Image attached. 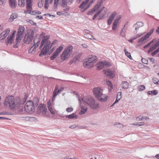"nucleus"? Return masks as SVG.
Returning <instances> with one entry per match:
<instances>
[{"label": "nucleus", "mask_w": 159, "mask_h": 159, "mask_svg": "<svg viewBox=\"0 0 159 159\" xmlns=\"http://www.w3.org/2000/svg\"><path fill=\"white\" fill-rule=\"evenodd\" d=\"M25 30V28L24 27L21 26H20L18 30V33L17 35L21 36V35L23 34Z\"/></svg>", "instance_id": "17"}, {"label": "nucleus", "mask_w": 159, "mask_h": 159, "mask_svg": "<svg viewBox=\"0 0 159 159\" xmlns=\"http://www.w3.org/2000/svg\"><path fill=\"white\" fill-rule=\"evenodd\" d=\"M99 7H100L97 4L93 9L96 11L99 8Z\"/></svg>", "instance_id": "63"}, {"label": "nucleus", "mask_w": 159, "mask_h": 159, "mask_svg": "<svg viewBox=\"0 0 159 159\" xmlns=\"http://www.w3.org/2000/svg\"><path fill=\"white\" fill-rule=\"evenodd\" d=\"M107 95L102 93L97 98L99 101L106 102L107 99Z\"/></svg>", "instance_id": "15"}, {"label": "nucleus", "mask_w": 159, "mask_h": 159, "mask_svg": "<svg viewBox=\"0 0 159 159\" xmlns=\"http://www.w3.org/2000/svg\"><path fill=\"white\" fill-rule=\"evenodd\" d=\"M21 1V7H23L25 6V0H20Z\"/></svg>", "instance_id": "60"}, {"label": "nucleus", "mask_w": 159, "mask_h": 159, "mask_svg": "<svg viewBox=\"0 0 159 159\" xmlns=\"http://www.w3.org/2000/svg\"><path fill=\"white\" fill-rule=\"evenodd\" d=\"M144 119L147 120V119H148V118L147 117H146L145 118H143V117H142L141 116H138L136 118L137 120H139V121L143 120Z\"/></svg>", "instance_id": "38"}, {"label": "nucleus", "mask_w": 159, "mask_h": 159, "mask_svg": "<svg viewBox=\"0 0 159 159\" xmlns=\"http://www.w3.org/2000/svg\"><path fill=\"white\" fill-rule=\"evenodd\" d=\"M83 102L89 105L90 108L93 109L99 107V104L95 102L94 100L91 97H84L82 98Z\"/></svg>", "instance_id": "2"}, {"label": "nucleus", "mask_w": 159, "mask_h": 159, "mask_svg": "<svg viewBox=\"0 0 159 159\" xmlns=\"http://www.w3.org/2000/svg\"><path fill=\"white\" fill-rule=\"evenodd\" d=\"M125 54L129 59L130 60L132 59V57L131 56L130 53L129 52L126 51V49H125Z\"/></svg>", "instance_id": "37"}, {"label": "nucleus", "mask_w": 159, "mask_h": 159, "mask_svg": "<svg viewBox=\"0 0 159 159\" xmlns=\"http://www.w3.org/2000/svg\"><path fill=\"white\" fill-rule=\"evenodd\" d=\"M32 0H26V6L27 11H29L32 10Z\"/></svg>", "instance_id": "16"}, {"label": "nucleus", "mask_w": 159, "mask_h": 159, "mask_svg": "<svg viewBox=\"0 0 159 159\" xmlns=\"http://www.w3.org/2000/svg\"><path fill=\"white\" fill-rule=\"evenodd\" d=\"M59 54L58 52H55L50 57L51 60H54L55 58H56L57 56Z\"/></svg>", "instance_id": "32"}, {"label": "nucleus", "mask_w": 159, "mask_h": 159, "mask_svg": "<svg viewBox=\"0 0 159 159\" xmlns=\"http://www.w3.org/2000/svg\"><path fill=\"white\" fill-rule=\"evenodd\" d=\"M138 89L139 91H142L145 89V86L144 85L139 86Z\"/></svg>", "instance_id": "41"}, {"label": "nucleus", "mask_w": 159, "mask_h": 159, "mask_svg": "<svg viewBox=\"0 0 159 159\" xmlns=\"http://www.w3.org/2000/svg\"><path fill=\"white\" fill-rule=\"evenodd\" d=\"M154 28H153L151 29L148 32H147V33L145 34V36L147 38H148L153 33L154 31Z\"/></svg>", "instance_id": "29"}, {"label": "nucleus", "mask_w": 159, "mask_h": 159, "mask_svg": "<svg viewBox=\"0 0 159 159\" xmlns=\"http://www.w3.org/2000/svg\"><path fill=\"white\" fill-rule=\"evenodd\" d=\"M9 2L10 6L12 8H15L16 7L15 0H9Z\"/></svg>", "instance_id": "25"}, {"label": "nucleus", "mask_w": 159, "mask_h": 159, "mask_svg": "<svg viewBox=\"0 0 159 159\" xmlns=\"http://www.w3.org/2000/svg\"><path fill=\"white\" fill-rule=\"evenodd\" d=\"M47 111L46 106L44 104H40L38 108V112L40 114L44 115Z\"/></svg>", "instance_id": "10"}, {"label": "nucleus", "mask_w": 159, "mask_h": 159, "mask_svg": "<svg viewBox=\"0 0 159 159\" xmlns=\"http://www.w3.org/2000/svg\"><path fill=\"white\" fill-rule=\"evenodd\" d=\"M94 0H92L90 1L88 3H85L81 7H80V5L79 6V8H81V12H83L86 11L88 8L90 7L92 3L94 2Z\"/></svg>", "instance_id": "12"}, {"label": "nucleus", "mask_w": 159, "mask_h": 159, "mask_svg": "<svg viewBox=\"0 0 159 159\" xmlns=\"http://www.w3.org/2000/svg\"><path fill=\"white\" fill-rule=\"evenodd\" d=\"M67 0H62L61 6L63 7H66L67 5Z\"/></svg>", "instance_id": "36"}, {"label": "nucleus", "mask_w": 159, "mask_h": 159, "mask_svg": "<svg viewBox=\"0 0 159 159\" xmlns=\"http://www.w3.org/2000/svg\"><path fill=\"white\" fill-rule=\"evenodd\" d=\"M121 92H119L118 93L117 96V98L118 99H120L121 98Z\"/></svg>", "instance_id": "59"}, {"label": "nucleus", "mask_w": 159, "mask_h": 159, "mask_svg": "<svg viewBox=\"0 0 159 159\" xmlns=\"http://www.w3.org/2000/svg\"><path fill=\"white\" fill-rule=\"evenodd\" d=\"M73 47L70 45L65 48L61 56V60H66L69 58L72 54Z\"/></svg>", "instance_id": "4"}, {"label": "nucleus", "mask_w": 159, "mask_h": 159, "mask_svg": "<svg viewBox=\"0 0 159 159\" xmlns=\"http://www.w3.org/2000/svg\"><path fill=\"white\" fill-rule=\"evenodd\" d=\"M48 1L49 0H45V4L44 7L46 9H48Z\"/></svg>", "instance_id": "47"}, {"label": "nucleus", "mask_w": 159, "mask_h": 159, "mask_svg": "<svg viewBox=\"0 0 159 159\" xmlns=\"http://www.w3.org/2000/svg\"><path fill=\"white\" fill-rule=\"evenodd\" d=\"M148 93L149 95L154 94L156 95L158 93V91L157 90H154L152 91H148Z\"/></svg>", "instance_id": "33"}, {"label": "nucleus", "mask_w": 159, "mask_h": 159, "mask_svg": "<svg viewBox=\"0 0 159 159\" xmlns=\"http://www.w3.org/2000/svg\"><path fill=\"white\" fill-rule=\"evenodd\" d=\"M57 41L56 40H54V41L52 42V43H51V42H50V41H47V42H49L50 43V44L52 45V46L54 44H56L57 42Z\"/></svg>", "instance_id": "58"}, {"label": "nucleus", "mask_w": 159, "mask_h": 159, "mask_svg": "<svg viewBox=\"0 0 159 159\" xmlns=\"http://www.w3.org/2000/svg\"><path fill=\"white\" fill-rule=\"evenodd\" d=\"M106 83L107 85L110 87L109 89L110 91H111L113 89V85L111 81L107 80L106 81Z\"/></svg>", "instance_id": "31"}, {"label": "nucleus", "mask_w": 159, "mask_h": 159, "mask_svg": "<svg viewBox=\"0 0 159 159\" xmlns=\"http://www.w3.org/2000/svg\"><path fill=\"white\" fill-rule=\"evenodd\" d=\"M48 110H51L52 108V106L50 101L48 102Z\"/></svg>", "instance_id": "46"}, {"label": "nucleus", "mask_w": 159, "mask_h": 159, "mask_svg": "<svg viewBox=\"0 0 159 159\" xmlns=\"http://www.w3.org/2000/svg\"><path fill=\"white\" fill-rule=\"evenodd\" d=\"M87 108L86 107L82 106L81 107V109L79 113L80 114L82 115L85 113L87 111Z\"/></svg>", "instance_id": "21"}, {"label": "nucleus", "mask_w": 159, "mask_h": 159, "mask_svg": "<svg viewBox=\"0 0 159 159\" xmlns=\"http://www.w3.org/2000/svg\"><path fill=\"white\" fill-rule=\"evenodd\" d=\"M111 64L109 62L99 61L96 64V66L98 70L102 69L104 67H109L111 66Z\"/></svg>", "instance_id": "8"}, {"label": "nucleus", "mask_w": 159, "mask_h": 159, "mask_svg": "<svg viewBox=\"0 0 159 159\" xmlns=\"http://www.w3.org/2000/svg\"><path fill=\"white\" fill-rule=\"evenodd\" d=\"M107 9L103 7L100 10L98 11L94 15L93 17V19L94 20L99 15L97 19L98 20H100L104 18L105 16L106 15Z\"/></svg>", "instance_id": "5"}, {"label": "nucleus", "mask_w": 159, "mask_h": 159, "mask_svg": "<svg viewBox=\"0 0 159 159\" xmlns=\"http://www.w3.org/2000/svg\"><path fill=\"white\" fill-rule=\"evenodd\" d=\"M155 40H153L150 42L149 43H148L145 45L143 47V48L144 49H145L146 48H147L148 47L150 44H151L153 42H154V41Z\"/></svg>", "instance_id": "49"}, {"label": "nucleus", "mask_w": 159, "mask_h": 159, "mask_svg": "<svg viewBox=\"0 0 159 159\" xmlns=\"http://www.w3.org/2000/svg\"><path fill=\"white\" fill-rule=\"evenodd\" d=\"M14 33H13L12 34L11 36L10 37H9V36L7 38V43H10L11 44H12L13 43V37Z\"/></svg>", "instance_id": "19"}, {"label": "nucleus", "mask_w": 159, "mask_h": 159, "mask_svg": "<svg viewBox=\"0 0 159 159\" xmlns=\"http://www.w3.org/2000/svg\"><path fill=\"white\" fill-rule=\"evenodd\" d=\"M129 86V83L126 81L123 82L121 84V87L124 89H127L128 88Z\"/></svg>", "instance_id": "24"}, {"label": "nucleus", "mask_w": 159, "mask_h": 159, "mask_svg": "<svg viewBox=\"0 0 159 159\" xmlns=\"http://www.w3.org/2000/svg\"><path fill=\"white\" fill-rule=\"evenodd\" d=\"M97 56L94 55H90L87 57L86 60H97Z\"/></svg>", "instance_id": "30"}, {"label": "nucleus", "mask_w": 159, "mask_h": 159, "mask_svg": "<svg viewBox=\"0 0 159 159\" xmlns=\"http://www.w3.org/2000/svg\"><path fill=\"white\" fill-rule=\"evenodd\" d=\"M82 55V53H80L76 55L75 57V60H79V58L81 57Z\"/></svg>", "instance_id": "43"}, {"label": "nucleus", "mask_w": 159, "mask_h": 159, "mask_svg": "<svg viewBox=\"0 0 159 159\" xmlns=\"http://www.w3.org/2000/svg\"><path fill=\"white\" fill-rule=\"evenodd\" d=\"M10 30L9 28H8L5 30L3 32L4 33L7 34H8L10 33Z\"/></svg>", "instance_id": "53"}, {"label": "nucleus", "mask_w": 159, "mask_h": 159, "mask_svg": "<svg viewBox=\"0 0 159 159\" xmlns=\"http://www.w3.org/2000/svg\"><path fill=\"white\" fill-rule=\"evenodd\" d=\"M156 48V47H155L153 45L150 48L148 51V52L149 53L150 52H152Z\"/></svg>", "instance_id": "48"}, {"label": "nucleus", "mask_w": 159, "mask_h": 159, "mask_svg": "<svg viewBox=\"0 0 159 159\" xmlns=\"http://www.w3.org/2000/svg\"><path fill=\"white\" fill-rule=\"evenodd\" d=\"M66 117L67 118H68L69 119H76L77 118V116L75 113H72L71 115H67L66 116Z\"/></svg>", "instance_id": "23"}, {"label": "nucleus", "mask_w": 159, "mask_h": 159, "mask_svg": "<svg viewBox=\"0 0 159 159\" xmlns=\"http://www.w3.org/2000/svg\"><path fill=\"white\" fill-rule=\"evenodd\" d=\"M144 25V23L141 21L138 22L134 24L133 26V27L135 28V30L133 31L134 33V34H137L139 28L143 27Z\"/></svg>", "instance_id": "14"}, {"label": "nucleus", "mask_w": 159, "mask_h": 159, "mask_svg": "<svg viewBox=\"0 0 159 159\" xmlns=\"http://www.w3.org/2000/svg\"><path fill=\"white\" fill-rule=\"evenodd\" d=\"M103 2L101 0H98V1L97 5H98L99 7H100L101 5L102 4Z\"/></svg>", "instance_id": "57"}, {"label": "nucleus", "mask_w": 159, "mask_h": 159, "mask_svg": "<svg viewBox=\"0 0 159 159\" xmlns=\"http://www.w3.org/2000/svg\"><path fill=\"white\" fill-rule=\"evenodd\" d=\"M95 11L93 9H91L90 11H89L87 13L88 15H91L94 13Z\"/></svg>", "instance_id": "50"}, {"label": "nucleus", "mask_w": 159, "mask_h": 159, "mask_svg": "<svg viewBox=\"0 0 159 159\" xmlns=\"http://www.w3.org/2000/svg\"><path fill=\"white\" fill-rule=\"evenodd\" d=\"M126 24H125L124 25V28L121 30L120 31V34L121 36L123 37H124L125 36V32L126 31L127 27L126 26Z\"/></svg>", "instance_id": "18"}, {"label": "nucleus", "mask_w": 159, "mask_h": 159, "mask_svg": "<svg viewBox=\"0 0 159 159\" xmlns=\"http://www.w3.org/2000/svg\"><path fill=\"white\" fill-rule=\"evenodd\" d=\"M86 35L87 36V38H88V39H92V38H93V36L91 34H90L89 33H88L87 34H86Z\"/></svg>", "instance_id": "56"}, {"label": "nucleus", "mask_w": 159, "mask_h": 159, "mask_svg": "<svg viewBox=\"0 0 159 159\" xmlns=\"http://www.w3.org/2000/svg\"><path fill=\"white\" fill-rule=\"evenodd\" d=\"M158 52L156 50L154 51L153 52H152L151 53V55L152 56H154Z\"/></svg>", "instance_id": "64"}, {"label": "nucleus", "mask_w": 159, "mask_h": 159, "mask_svg": "<svg viewBox=\"0 0 159 159\" xmlns=\"http://www.w3.org/2000/svg\"><path fill=\"white\" fill-rule=\"evenodd\" d=\"M103 90V89L100 87H95L93 89V93L97 98L102 93Z\"/></svg>", "instance_id": "11"}, {"label": "nucleus", "mask_w": 159, "mask_h": 159, "mask_svg": "<svg viewBox=\"0 0 159 159\" xmlns=\"http://www.w3.org/2000/svg\"><path fill=\"white\" fill-rule=\"evenodd\" d=\"M116 14V11H114L112 13L109 17L111 18L113 20Z\"/></svg>", "instance_id": "40"}, {"label": "nucleus", "mask_w": 159, "mask_h": 159, "mask_svg": "<svg viewBox=\"0 0 159 159\" xmlns=\"http://www.w3.org/2000/svg\"><path fill=\"white\" fill-rule=\"evenodd\" d=\"M63 45H61L58 48H57L56 50L55 51L56 52H58L59 54L63 49Z\"/></svg>", "instance_id": "35"}, {"label": "nucleus", "mask_w": 159, "mask_h": 159, "mask_svg": "<svg viewBox=\"0 0 159 159\" xmlns=\"http://www.w3.org/2000/svg\"><path fill=\"white\" fill-rule=\"evenodd\" d=\"M95 63V60H87L83 63V65L84 67L89 68L93 67Z\"/></svg>", "instance_id": "13"}, {"label": "nucleus", "mask_w": 159, "mask_h": 159, "mask_svg": "<svg viewBox=\"0 0 159 159\" xmlns=\"http://www.w3.org/2000/svg\"><path fill=\"white\" fill-rule=\"evenodd\" d=\"M28 97L27 94H25L24 98L22 100L19 97L15 98L12 96H8L5 98L4 104L6 107L14 109L18 107L20 105L23 104L26 102Z\"/></svg>", "instance_id": "1"}, {"label": "nucleus", "mask_w": 159, "mask_h": 159, "mask_svg": "<svg viewBox=\"0 0 159 159\" xmlns=\"http://www.w3.org/2000/svg\"><path fill=\"white\" fill-rule=\"evenodd\" d=\"M22 120H25L26 121H29L30 120V119L31 118V117H29V116H26V117H22Z\"/></svg>", "instance_id": "42"}, {"label": "nucleus", "mask_w": 159, "mask_h": 159, "mask_svg": "<svg viewBox=\"0 0 159 159\" xmlns=\"http://www.w3.org/2000/svg\"><path fill=\"white\" fill-rule=\"evenodd\" d=\"M73 109L72 107H68L66 109V111L68 112H70L73 111Z\"/></svg>", "instance_id": "54"}, {"label": "nucleus", "mask_w": 159, "mask_h": 159, "mask_svg": "<svg viewBox=\"0 0 159 159\" xmlns=\"http://www.w3.org/2000/svg\"><path fill=\"white\" fill-rule=\"evenodd\" d=\"M29 13L33 15H36V14H40L41 13V12L38 11H31V10L29 11Z\"/></svg>", "instance_id": "28"}, {"label": "nucleus", "mask_w": 159, "mask_h": 159, "mask_svg": "<svg viewBox=\"0 0 159 159\" xmlns=\"http://www.w3.org/2000/svg\"><path fill=\"white\" fill-rule=\"evenodd\" d=\"M48 110L52 114H55V111L54 110V109L52 108H51V109Z\"/></svg>", "instance_id": "62"}, {"label": "nucleus", "mask_w": 159, "mask_h": 159, "mask_svg": "<svg viewBox=\"0 0 159 159\" xmlns=\"http://www.w3.org/2000/svg\"><path fill=\"white\" fill-rule=\"evenodd\" d=\"M113 20L111 18L109 17L107 20L108 24V25H110L111 24Z\"/></svg>", "instance_id": "55"}, {"label": "nucleus", "mask_w": 159, "mask_h": 159, "mask_svg": "<svg viewBox=\"0 0 159 159\" xmlns=\"http://www.w3.org/2000/svg\"><path fill=\"white\" fill-rule=\"evenodd\" d=\"M34 45L37 47L39 46L40 42V39L39 38H35L34 40Z\"/></svg>", "instance_id": "22"}, {"label": "nucleus", "mask_w": 159, "mask_h": 159, "mask_svg": "<svg viewBox=\"0 0 159 159\" xmlns=\"http://www.w3.org/2000/svg\"><path fill=\"white\" fill-rule=\"evenodd\" d=\"M33 101L36 102V103H34V102L32 101H27L26 103L25 106V111L28 113L31 112H33L35 110L34 103L35 104H37L39 102V100L38 98L35 97L33 99Z\"/></svg>", "instance_id": "3"}, {"label": "nucleus", "mask_w": 159, "mask_h": 159, "mask_svg": "<svg viewBox=\"0 0 159 159\" xmlns=\"http://www.w3.org/2000/svg\"><path fill=\"white\" fill-rule=\"evenodd\" d=\"M102 72L104 75L110 78H113L115 76V72L110 69L103 70Z\"/></svg>", "instance_id": "9"}, {"label": "nucleus", "mask_w": 159, "mask_h": 159, "mask_svg": "<svg viewBox=\"0 0 159 159\" xmlns=\"http://www.w3.org/2000/svg\"><path fill=\"white\" fill-rule=\"evenodd\" d=\"M34 34V31L33 30L30 33L25 34L24 39V43L26 44L30 43L33 39Z\"/></svg>", "instance_id": "6"}, {"label": "nucleus", "mask_w": 159, "mask_h": 159, "mask_svg": "<svg viewBox=\"0 0 159 159\" xmlns=\"http://www.w3.org/2000/svg\"><path fill=\"white\" fill-rule=\"evenodd\" d=\"M121 18V15H119L118 16H117L116 19L114 20V21H116V22H117L118 23L119 21V20Z\"/></svg>", "instance_id": "51"}, {"label": "nucleus", "mask_w": 159, "mask_h": 159, "mask_svg": "<svg viewBox=\"0 0 159 159\" xmlns=\"http://www.w3.org/2000/svg\"><path fill=\"white\" fill-rule=\"evenodd\" d=\"M21 37V36H20L17 35L16 38V42L19 43L21 41L20 38Z\"/></svg>", "instance_id": "44"}, {"label": "nucleus", "mask_w": 159, "mask_h": 159, "mask_svg": "<svg viewBox=\"0 0 159 159\" xmlns=\"http://www.w3.org/2000/svg\"><path fill=\"white\" fill-rule=\"evenodd\" d=\"M52 47V45L50 44L49 42H47L41 50V52L39 54L40 57L45 55L48 52L49 49Z\"/></svg>", "instance_id": "7"}, {"label": "nucleus", "mask_w": 159, "mask_h": 159, "mask_svg": "<svg viewBox=\"0 0 159 159\" xmlns=\"http://www.w3.org/2000/svg\"><path fill=\"white\" fill-rule=\"evenodd\" d=\"M18 17V15L16 13H12L10 16V20L11 21H13L15 19Z\"/></svg>", "instance_id": "26"}, {"label": "nucleus", "mask_w": 159, "mask_h": 159, "mask_svg": "<svg viewBox=\"0 0 159 159\" xmlns=\"http://www.w3.org/2000/svg\"><path fill=\"white\" fill-rule=\"evenodd\" d=\"M118 23L116 21H114L112 26V30H116Z\"/></svg>", "instance_id": "39"}, {"label": "nucleus", "mask_w": 159, "mask_h": 159, "mask_svg": "<svg viewBox=\"0 0 159 159\" xmlns=\"http://www.w3.org/2000/svg\"><path fill=\"white\" fill-rule=\"evenodd\" d=\"M28 20V22L31 24L34 25H36V23H34L33 21L30 20Z\"/></svg>", "instance_id": "61"}, {"label": "nucleus", "mask_w": 159, "mask_h": 159, "mask_svg": "<svg viewBox=\"0 0 159 159\" xmlns=\"http://www.w3.org/2000/svg\"><path fill=\"white\" fill-rule=\"evenodd\" d=\"M59 0H54V8H57Z\"/></svg>", "instance_id": "45"}, {"label": "nucleus", "mask_w": 159, "mask_h": 159, "mask_svg": "<svg viewBox=\"0 0 159 159\" xmlns=\"http://www.w3.org/2000/svg\"><path fill=\"white\" fill-rule=\"evenodd\" d=\"M148 38L146 37L145 35L142 37L140 39L137 41L138 43H141L143 42V41L145 40L146 39Z\"/></svg>", "instance_id": "34"}, {"label": "nucleus", "mask_w": 159, "mask_h": 159, "mask_svg": "<svg viewBox=\"0 0 159 159\" xmlns=\"http://www.w3.org/2000/svg\"><path fill=\"white\" fill-rule=\"evenodd\" d=\"M36 47L34 45H33L32 46L29 50V53H31L32 54H34V53L36 51Z\"/></svg>", "instance_id": "20"}, {"label": "nucleus", "mask_w": 159, "mask_h": 159, "mask_svg": "<svg viewBox=\"0 0 159 159\" xmlns=\"http://www.w3.org/2000/svg\"><path fill=\"white\" fill-rule=\"evenodd\" d=\"M144 122H140L137 124H133V125H138L139 126H141L144 125Z\"/></svg>", "instance_id": "52"}, {"label": "nucleus", "mask_w": 159, "mask_h": 159, "mask_svg": "<svg viewBox=\"0 0 159 159\" xmlns=\"http://www.w3.org/2000/svg\"><path fill=\"white\" fill-rule=\"evenodd\" d=\"M59 91L58 90L57 88L55 89L53 93V97L52 98V101H53L55 99V97L58 94Z\"/></svg>", "instance_id": "27"}]
</instances>
